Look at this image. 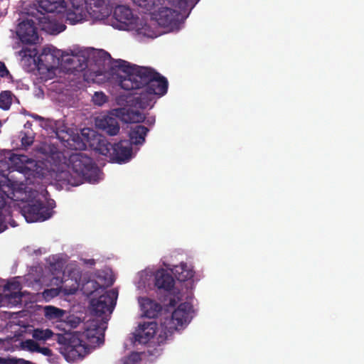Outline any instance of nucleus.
<instances>
[{"instance_id": "c85d7f7f", "label": "nucleus", "mask_w": 364, "mask_h": 364, "mask_svg": "<svg viewBox=\"0 0 364 364\" xmlns=\"http://www.w3.org/2000/svg\"><path fill=\"white\" fill-rule=\"evenodd\" d=\"M66 324L70 328H76L81 322L80 318L74 315L64 316V319Z\"/></svg>"}, {"instance_id": "de8ad7c7", "label": "nucleus", "mask_w": 364, "mask_h": 364, "mask_svg": "<svg viewBox=\"0 0 364 364\" xmlns=\"http://www.w3.org/2000/svg\"><path fill=\"white\" fill-rule=\"evenodd\" d=\"M192 6H193V0H192Z\"/></svg>"}, {"instance_id": "72a5a7b5", "label": "nucleus", "mask_w": 364, "mask_h": 364, "mask_svg": "<svg viewBox=\"0 0 364 364\" xmlns=\"http://www.w3.org/2000/svg\"><path fill=\"white\" fill-rule=\"evenodd\" d=\"M14 159L21 161V163L23 166V168H26V164H32L33 162V160L32 159L29 158L28 156H26L24 154H18V156H14Z\"/></svg>"}, {"instance_id": "412c9836", "label": "nucleus", "mask_w": 364, "mask_h": 364, "mask_svg": "<svg viewBox=\"0 0 364 364\" xmlns=\"http://www.w3.org/2000/svg\"><path fill=\"white\" fill-rule=\"evenodd\" d=\"M149 129L143 125H136L132 127L129 132V142L131 144H142L145 141V137Z\"/></svg>"}, {"instance_id": "f03ea898", "label": "nucleus", "mask_w": 364, "mask_h": 364, "mask_svg": "<svg viewBox=\"0 0 364 364\" xmlns=\"http://www.w3.org/2000/svg\"><path fill=\"white\" fill-rule=\"evenodd\" d=\"M106 322L102 319H92L84 323V331L68 334V346L65 348V359L75 361L82 359L94 348L104 343Z\"/></svg>"}, {"instance_id": "5701e85b", "label": "nucleus", "mask_w": 364, "mask_h": 364, "mask_svg": "<svg viewBox=\"0 0 364 364\" xmlns=\"http://www.w3.org/2000/svg\"><path fill=\"white\" fill-rule=\"evenodd\" d=\"M172 273L176 278L180 282H186L193 277L194 272L190 269L186 263L181 262L178 265H176L171 269Z\"/></svg>"}, {"instance_id": "cd10ccee", "label": "nucleus", "mask_w": 364, "mask_h": 364, "mask_svg": "<svg viewBox=\"0 0 364 364\" xmlns=\"http://www.w3.org/2000/svg\"><path fill=\"white\" fill-rule=\"evenodd\" d=\"M14 156H18V154H14L9 151L7 152V155L5 156V158L9 159L11 164V168L19 172H23L24 170L23 166L21 163L20 160L14 159Z\"/></svg>"}, {"instance_id": "20e7f679", "label": "nucleus", "mask_w": 364, "mask_h": 364, "mask_svg": "<svg viewBox=\"0 0 364 364\" xmlns=\"http://www.w3.org/2000/svg\"><path fill=\"white\" fill-rule=\"evenodd\" d=\"M64 164L71 168L82 179L90 182L96 181L98 176L99 168L92 159L82 152L70 154L68 157L64 156Z\"/></svg>"}, {"instance_id": "4c0bfd02", "label": "nucleus", "mask_w": 364, "mask_h": 364, "mask_svg": "<svg viewBox=\"0 0 364 364\" xmlns=\"http://www.w3.org/2000/svg\"><path fill=\"white\" fill-rule=\"evenodd\" d=\"M37 353H40L46 356H51L53 354L52 350L49 348L41 346H39Z\"/></svg>"}, {"instance_id": "bb28decb", "label": "nucleus", "mask_w": 364, "mask_h": 364, "mask_svg": "<svg viewBox=\"0 0 364 364\" xmlns=\"http://www.w3.org/2000/svg\"><path fill=\"white\" fill-rule=\"evenodd\" d=\"M138 6L151 11L154 7L161 4V0H132Z\"/></svg>"}, {"instance_id": "7ed1b4c3", "label": "nucleus", "mask_w": 364, "mask_h": 364, "mask_svg": "<svg viewBox=\"0 0 364 364\" xmlns=\"http://www.w3.org/2000/svg\"><path fill=\"white\" fill-rule=\"evenodd\" d=\"M161 4L175 7L172 9L167 6L159 9L157 14V22L163 27L170 28L171 30L178 29L179 25L188 16L190 10L193 8L192 0H161Z\"/></svg>"}, {"instance_id": "1a4fd4ad", "label": "nucleus", "mask_w": 364, "mask_h": 364, "mask_svg": "<svg viewBox=\"0 0 364 364\" xmlns=\"http://www.w3.org/2000/svg\"><path fill=\"white\" fill-rule=\"evenodd\" d=\"M118 291L116 289L105 291L97 299L92 298L90 305L92 311L97 316H102L106 312H112L116 304Z\"/></svg>"}, {"instance_id": "58836bf2", "label": "nucleus", "mask_w": 364, "mask_h": 364, "mask_svg": "<svg viewBox=\"0 0 364 364\" xmlns=\"http://www.w3.org/2000/svg\"><path fill=\"white\" fill-rule=\"evenodd\" d=\"M83 262L85 264L89 265V266H94L96 262L94 259H84Z\"/></svg>"}, {"instance_id": "6e6552de", "label": "nucleus", "mask_w": 364, "mask_h": 364, "mask_svg": "<svg viewBox=\"0 0 364 364\" xmlns=\"http://www.w3.org/2000/svg\"><path fill=\"white\" fill-rule=\"evenodd\" d=\"M71 6H85L89 16L95 20H103L112 13L106 0H69Z\"/></svg>"}, {"instance_id": "e433bc0d", "label": "nucleus", "mask_w": 364, "mask_h": 364, "mask_svg": "<svg viewBox=\"0 0 364 364\" xmlns=\"http://www.w3.org/2000/svg\"><path fill=\"white\" fill-rule=\"evenodd\" d=\"M11 76V74L7 69L5 63L2 61H0V77H5L7 76Z\"/></svg>"}, {"instance_id": "79ce46f5", "label": "nucleus", "mask_w": 364, "mask_h": 364, "mask_svg": "<svg viewBox=\"0 0 364 364\" xmlns=\"http://www.w3.org/2000/svg\"><path fill=\"white\" fill-rule=\"evenodd\" d=\"M154 122H155L154 117H151L147 119V124H149V125L153 124L154 123Z\"/></svg>"}, {"instance_id": "aec40b11", "label": "nucleus", "mask_w": 364, "mask_h": 364, "mask_svg": "<svg viewBox=\"0 0 364 364\" xmlns=\"http://www.w3.org/2000/svg\"><path fill=\"white\" fill-rule=\"evenodd\" d=\"M166 338L167 335L166 333L164 332V334L160 333L157 337L156 345L154 342H150L148 344L147 350L145 352V353L151 360H153L154 358H156L161 355L163 350L161 345L166 342Z\"/></svg>"}, {"instance_id": "c756f323", "label": "nucleus", "mask_w": 364, "mask_h": 364, "mask_svg": "<svg viewBox=\"0 0 364 364\" xmlns=\"http://www.w3.org/2000/svg\"><path fill=\"white\" fill-rule=\"evenodd\" d=\"M23 348L31 352H38L39 345L34 339H27L23 342Z\"/></svg>"}, {"instance_id": "b1692460", "label": "nucleus", "mask_w": 364, "mask_h": 364, "mask_svg": "<svg viewBox=\"0 0 364 364\" xmlns=\"http://www.w3.org/2000/svg\"><path fill=\"white\" fill-rule=\"evenodd\" d=\"M21 289L20 282L17 281L8 282L4 287V291H9L10 293H6L5 296L9 299L20 300L21 299Z\"/></svg>"}, {"instance_id": "7c9ffc66", "label": "nucleus", "mask_w": 364, "mask_h": 364, "mask_svg": "<svg viewBox=\"0 0 364 364\" xmlns=\"http://www.w3.org/2000/svg\"><path fill=\"white\" fill-rule=\"evenodd\" d=\"M5 198H6V194L0 193V232H3L6 226L5 225H3L1 220H2V213L1 210L5 206Z\"/></svg>"}, {"instance_id": "f8f14e48", "label": "nucleus", "mask_w": 364, "mask_h": 364, "mask_svg": "<svg viewBox=\"0 0 364 364\" xmlns=\"http://www.w3.org/2000/svg\"><path fill=\"white\" fill-rule=\"evenodd\" d=\"M17 33L24 43L31 45L38 41V28L32 19H26L20 23Z\"/></svg>"}, {"instance_id": "423d86ee", "label": "nucleus", "mask_w": 364, "mask_h": 364, "mask_svg": "<svg viewBox=\"0 0 364 364\" xmlns=\"http://www.w3.org/2000/svg\"><path fill=\"white\" fill-rule=\"evenodd\" d=\"M113 16L121 23L122 28L135 29L141 34L148 37H154V35L150 33L149 26L146 23L144 24L139 23V18L133 14L129 7L123 5L117 6L114 10Z\"/></svg>"}, {"instance_id": "4be33fe9", "label": "nucleus", "mask_w": 364, "mask_h": 364, "mask_svg": "<svg viewBox=\"0 0 364 364\" xmlns=\"http://www.w3.org/2000/svg\"><path fill=\"white\" fill-rule=\"evenodd\" d=\"M114 280L111 277L108 279H105L102 284H100L95 280H90L85 284L83 288L87 295H92L97 292L101 293L104 291L106 287L112 286Z\"/></svg>"}, {"instance_id": "f257e3e1", "label": "nucleus", "mask_w": 364, "mask_h": 364, "mask_svg": "<svg viewBox=\"0 0 364 364\" xmlns=\"http://www.w3.org/2000/svg\"><path fill=\"white\" fill-rule=\"evenodd\" d=\"M112 68H117L126 75L120 80V87L128 91V95H122L117 99L119 105H124L126 111L125 121L130 123L144 122V115L137 109L152 107L155 97L166 94L168 82L167 79L150 67L131 65L123 60L113 62Z\"/></svg>"}, {"instance_id": "a878e982", "label": "nucleus", "mask_w": 364, "mask_h": 364, "mask_svg": "<svg viewBox=\"0 0 364 364\" xmlns=\"http://www.w3.org/2000/svg\"><path fill=\"white\" fill-rule=\"evenodd\" d=\"M14 95L10 90H4L0 92V109L7 111L11 108Z\"/></svg>"}, {"instance_id": "f3484780", "label": "nucleus", "mask_w": 364, "mask_h": 364, "mask_svg": "<svg viewBox=\"0 0 364 364\" xmlns=\"http://www.w3.org/2000/svg\"><path fill=\"white\" fill-rule=\"evenodd\" d=\"M63 13H65L67 21L72 25L82 22L86 19L87 14L89 15L87 9L84 6H71V7L68 9L65 6Z\"/></svg>"}, {"instance_id": "0eeeda50", "label": "nucleus", "mask_w": 364, "mask_h": 364, "mask_svg": "<svg viewBox=\"0 0 364 364\" xmlns=\"http://www.w3.org/2000/svg\"><path fill=\"white\" fill-rule=\"evenodd\" d=\"M21 212L28 223L45 221L51 217L49 208L39 200H31L25 204Z\"/></svg>"}, {"instance_id": "f704fd0d", "label": "nucleus", "mask_w": 364, "mask_h": 364, "mask_svg": "<svg viewBox=\"0 0 364 364\" xmlns=\"http://www.w3.org/2000/svg\"><path fill=\"white\" fill-rule=\"evenodd\" d=\"M94 101L97 105H101L106 102V96L102 92H95Z\"/></svg>"}, {"instance_id": "2eb2a0df", "label": "nucleus", "mask_w": 364, "mask_h": 364, "mask_svg": "<svg viewBox=\"0 0 364 364\" xmlns=\"http://www.w3.org/2000/svg\"><path fill=\"white\" fill-rule=\"evenodd\" d=\"M58 139L65 142V146L73 150H85L87 148L86 143L83 141L82 136L79 134H70L68 132L63 133H56Z\"/></svg>"}, {"instance_id": "6ab92c4d", "label": "nucleus", "mask_w": 364, "mask_h": 364, "mask_svg": "<svg viewBox=\"0 0 364 364\" xmlns=\"http://www.w3.org/2000/svg\"><path fill=\"white\" fill-rule=\"evenodd\" d=\"M65 4L63 0H40L38 2L39 11L41 13H63Z\"/></svg>"}, {"instance_id": "9d476101", "label": "nucleus", "mask_w": 364, "mask_h": 364, "mask_svg": "<svg viewBox=\"0 0 364 364\" xmlns=\"http://www.w3.org/2000/svg\"><path fill=\"white\" fill-rule=\"evenodd\" d=\"M157 323L154 321L143 322L139 324L134 332L131 334V344L137 346L149 343L156 333Z\"/></svg>"}, {"instance_id": "4468645a", "label": "nucleus", "mask_w": 364, "mask_h": 364, "mask_svg": "<svg viewBox=\"0 0 364 364\" xmlns=\"http://www.w3.org/2000/svg\"><path fill=\"white\" fill-rule=\"evenodd\" d=\"M96 127L109 136H115L119 132L118 118L113 114L98 117L95 119Z\"/></svg>"}, {"instance_id": "dca6fc26", "label": "nucleus", "mask_w": 364, "mask_h": 364, "mask_svg": "<svg viewBox=\"0 0 364 364\" xmlns=\"http://www.w3.org/2000/svg\"><path fill=\"white\" fill-rule=\"evenodd\" d=\"M154 285L159 290L170 291L174 287L175 281L170 273L161 269L155 274Z\"/></svg>"}, {"instance_id": "c9c22d12", "label": "nucleus", "mask_w": 364, "mask_h": 364, "mask_svg": "<svg viewBox=\"0 0 364 364\" xmlns=\"http://www.w3.org/2000/svg\"><path fill=\"white\" fill-rule=\"evenodd\" d=\"M21 145L26 148L29 146H31L33 142V137L32 136H27V135H24L22 138H21Z\"/></svg>"}, {"instance_id": "39448f33", "label": "nucleus", "mask_w": 364, "mask_h": 364, "mask_svg": "<svg viewBox=\"0 0 364 364\" xmlns=\"http://www.w3.org/2000/svg\"><path fill=\"white\" fill-rule=\"evenodd\" d=\"M96 150L102 155L107 156L111 161L124 163L132 158V146L128 140H122L111 144L106 139H100Z\"/></svg>"}, {"instance_id": "49530a36", "label": "nucleus", "mask_w": 364, "mask_h": 364, "mask_svg": "<svg viewBox=\"0 0 364 364\" xmlns=\"http://www.w3.org/2000/svg\"><path fill=\"white\" fill-rule=\"evenodd\" d=\"M3 301V296L0 294V304Z\"/></svg>"}, {"instance_id": "37998d69", "label": "nucleus", "mask_w": 364, "mask_h": 364, "mask_svg": "<svg viewBox=\"0 0 364 364\" xmlns=\"http://www.w3.org/2000/svg\"><path fill=\"white\" fill-rule=\"evenodd\" d=\"M73 58H68L65 60V62L67 63L68 64H71L73 63Z\"/></svg>"}, {"instance_id": "a211bd4d", "label": "nucleus", "mask_w": 364, "mask_h": 364, "mask_svg": "<svg viewBox=\"0 0 364 364\" xmlns=\"http://www.w3.org/2000/svg\"><path fill=\"white\" fill-rule=\"evenodd\" d=\"M141 307L144 315L149 318L157 317L162 310V306L159 303L149 298L141 299Z\"/></svg>"}, {"instance_id": "473e14b6", "label": "nucleus", "mask_w": 364, "mask_h": 364, "mask_svg": "<svg viewBox=\"0 0 364 364\" xmlns=\"http://www.w3.org/2000/svg\"><path fill=\"white\" fill-rule=\"evenodd\" d=\"M78 289V284L75 282L71 287H68L67 284L63 286V291L66 295H72L76 293Z\"/></svg>"}, {"instance_id": "a19ab883", "label": "nucleus", "mask_w": 364, "mask_h": 364, "mask_svg": "<svg viewBox=\"0 0 364 364\" xmlns=\"http://www.w3.org/2000/svg\"><path fill=\"white\" fill-rule=\"evenodd\" d=\"M50 48H45L43 50L42 55H48V53H50Z\"/></svg>"}, {"instance_id": "9b49d317", "label": "nucleus", "mask_w": 364, "mask_h": 364, "mask_svg": "<svg viewBox=\"0 0 364 364\" xmlns=\"http://www.w3.org/2000/svg\"><path fill=\"white\" fill-rule=\"evenodd\" d=\"M32 337L38 341H46L52 339L62 346L61 353L65 357V348L68 346V334L54 333L50 329L37 328L33 330Z\"/></svg>"}, {"instance_id": "a18cd8bd", "label": "nucleus", "mask_w": 364, "mask_h": 364, "mask_svg": "<svg viewBox=\"0 0 364 364\" xmlns=\"http://www.w3.org/2000/svg\"><path fill=\"white\" fill-rule=\"evenodd\" d=\"M105 55L106 56H107L109 59H110V58H111V56H110L109 53H108L105 52Z\"/></svg>"}, {"instance_id": "ea45409f", "label": "nucleus", "mask_w": 364, "mask_h": 364, "mask_svg": "<svg viewBox=\"0 0 364 364\" xmlns=\"http://www.w3.org/2000/svg\"><path fill=\"white\" fill-rule=\"evenodd\" d=\"M49 292L51 293V295L53 296H56L58 294L57 290L54 289H49V290H46L44 291V294H48V293H49Z\"/></svg>"}, {"instance_id": "2f4dec72", "label": "nucleus", "mask_w": 364, "mask_h": 364, "mask_svg": "<svg viewBox=\"0 0 364 364\" xmlns=\"http://www.w3.org/2000/svg\"><path fill=\"white\" fill-rule=\"evenodd\" d=\"M8 181H9V179L0 181V193L6 194L5 203H6V199L10 198L9 194L7 193V192L11 190V186L8 183Z\"/></svg>"}, {"instance_id": "c03bdc74", "label": "nucleus", "mask_w": 364, "mask_h": 364, "mask_svg": "<svg viewBox=\"0 0 364 364\" xmlns=\"http://www.w3.org/2000/svg\"><path fill=\"white\" fill-rule=\"evenodd\" d=\"M175 304H176L175 300L174 299H171L170 305L173 306H175Z\"/></svg>"}, {"instance_id": "393cba45", "label": "nucleus", "mask_w": 364, "mask_h": 364, "mask_svg": "<svg viewBox=\"0 0 364 364\" xmlns=\"http://www.w3.org/2000/svg\"><path fill=\"white\" fill-rule=\"evenodd\" d=\"M44 316L48 320L63 321L66 311L53 306H46L43 309Z\"/></svg>"}, {"instance_id": "ddd939ff", "label": "nucleus", "mask_w": 364, "mask_h": 364, "mask_svg": "<svg viewBox=\"0 0 364 364\" xmlns=\"http://www.w3.org/2000/svg\"><path fill=\"white\" fill-rule=\"evenodd\" d=\"M192 309L193 306L191 304L188 302L181 304L171 314L170 322L173 326H170V328L177 329L178 326L189 323L192 318Z\"/></svg>"}]
</instances>
